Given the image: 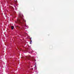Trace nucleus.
Returning a JSON list of instances; mask_svg holds the SVG:
<instances>
[{
    "mask_svg": "<svg viewBox=\"0 0 74 74\" xmlns=\"http://www.w3.org/2000/svg\"><path fill=\"white\" fill-rule=\"evenodd\" d=\"M19 27V28H20V27Z\"/></svg>",
    "mask_w": 74,
    "mask_h": 74,
    "instance_id": "nucleus-8",
    "label": "nucleus"
},
{
    "mask_svg": "<svg viewBox=\"0 0 74 74\" xmlns=\"http://www.w3.org/2000/svg\"><path fill=\"white\" fill-rule=\"evenodd\" d=\"M30 58H31V56H25V59H30Z\"/></svg>",
    "mask_w": 74,
    "mask_h": 74,
    "instance_id": "nucleus-2",
    "label": "nucleus"
},
{
    "mask_svg": "<svg viewBox=\"0 0 74 74\" xmlns=\"http://www.w3.org/2000/svg\"><path fill=\"white\" fill-rule=\"evenodd\" d=\"M34 60V61H36V60Z\"/></svg>",
    "mask_w": 74,
    "mask_h": 74,
    "instance_id": "nucleus-4",
    "label": "nucleus"
},
{
    "mask_svg": "<svg viewBox=\"0 0 74 74\" xmlns=\"http://www.w3.org/2000/svg\"><path fill=\"white\" fill-rule=\"evenodd\" d=\"M12 7V9H13V8H14L13 7Z\"/></svg>",
    "mask_w": 74,
    "mask_h": 74,
    "instance_id": "nucleus-5",
    "label": "nucleus"
},
{
    "mask_svg": "<svg viewBox=\"0 0 74 74\" xmlns=\"http://www.w3.org/2000/svg\"><path fill=\"white\" fill-rule=\"evenodd\" d=\"M32 38H31V39Z\"/></svg>",
    "mask_w": 74,
    "mask_h": 74,
    "instance_id": "nucleus-9",
    "label": "nucleus"
},
{
    "mask_svg": "<svg viewBox=\"0 0 74 74\" xmlns=\"http://www.w3.org/2000/svg\"><path fill=\"white\" fill-rule=\"evenodd\" d=\"M11 29H12V30H13V29H14V26H12L11 27Z\"/></svg>",
    "mask_w": 74,
    "mask_h": 74,
    "instance_id": "nucleus-3",
    "label": "nucleus"
},
{
    "mask_svg": "<svg viewBox=\"0 0 74 74\" xmlns=\"http://www.w3.org/2000/svg\"><path fill=\"white\" fill-rule=\"evenodd\" d=\"M19 16L20 18V19H17V21L15 22L16 23H18L19 24H23L24 22H26V21L25 20L24 18H23V15L20 14H19Z\"/></svg>",
    "mask_w": 74,
    "mask_h": 74,
    "instance_id": "nucleus-1",
    "label": "nucleus"
},
{
    "mask_svg": "<svg viewBox=\"0 0 74 74\" xmlns=\"http://www.w3.org/2000/svg\"><path fill=\"white\" fill-rule=\"evenodd\" d=\"M31 42H32V40H31Z\"/></svg>",
    "mask_w": 74,
    "mask_h": 74,
    "instance_id": "nucleus-7",
    "label": "nucleus"
},
{
    "mask_svg": "<svg viewBox=\"0 0 74 74\" xmlns=\"http://www.w3.org/2000/svg\"><path fill=\"white\" fill-rule=\"evenodd\" d=\"M32 70H33V68H32Z\"/></svg>",
    "mask_w": 74,
    "mask_h": 74,
    "instance_id": "nucleus-6",
    "label": "nucleus"
}]
</instances>
